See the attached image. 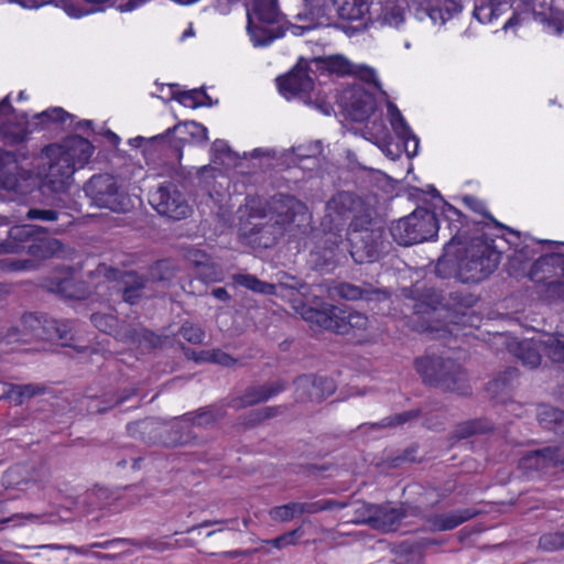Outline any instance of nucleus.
Instances as JSON below:
<instances>
[{
	"label": "nucleus",
	"instance_id": "43",
	"mask_svg": "<svg viewBox=\"0 0 564 564\" xmlns=\"http://www.w3.org/2000/svg\"><path fill=\"white\" fill-rule=\"evenodd\" d=\"M448 3H445V9L433 6L430 1L419 2L415 11L416 17L420 20H423L425 17L430 18L433 23L444 24L448 19L456 14L457 12L451 11L448 12Z\"/></svg>",
	"mask_w": 564,
	"mask_h": 564
},
{
	"label": "nucleus",
	"instance_id": "15",
	"mask_svg": "<svg viewBox=\"0 0 564 564\" xmlns=\"http://www.w3.org/2000/svg\"><path fill=\"white\" fill-rule=\"evenodd\" d=\"M99 273L109 281L118 282L119 292L122 300L130 305L137 304L143 296L148 279L144 274H140L134 270H119L112 267L101 265Z\"/></svg>",
	"mask_w": 564,
	"mask_h": 564
},
{
	"label": "nucleus",
	"instance_id": "22",
	"mask_svg": "<svg viewBox=\"0 0 564 564\" xmlns=\"http://www.w3.org/2000/svg\"><path fill=\"white\" fill-rule=\"evenodd\" d=\"M336 291L341 299L347 301L383 302L390 297V292L387 289L368 282H362L360 285L343 282L336 286Z\"/></svg>",
	"mask_w": 564,
	"mask_h": 564
},
{
	"label": "nucleus",
	"instance_id": "34",
	"mask_svg": "<svg viewBox=\"0 0 564 564\" xmlns=\"http://www.w3.org/2000/svg\"><path fill=\"white\" fill-rule=\"evenodd\" d=\"M62 248V242L54 238L32 239L26 247H23L31 257L30 259L35 260L37 264L39 261L50 259L57 254Z\"/></svg>",
	"mask_w": 564,
	"mask_h": 564
},
{
	"label": "nucleus",
	"instance_id": "59",
	"mask_svg": "<svg viewBox=\"0 0 564 564\" xmlns=\"http://www.w3.org/2000/svg\"><path fill=\"white\" fill-rule=\"evenodd\" d=\"M178 334L193 345L202 344L205 338L204 330L189 322H185L178 329Z\"/></svg>",
	"mask_w": 564,
	"mask_h": 564
},
{
	"label": "nucleus",
	"instance_id": "33",
	"mask_svg": "<svg viewBox=\"0 0 564 564\" xmlns=\"http://www.w3.org/2000/svg\"><path fill=\"white\" fill-rule=\"evenodd\" d=\"M166 135L174 134L180 142L194 141L197 143H205L208 140L207 129L195 121H185L169 128L165 132Z\"/></svg>",
	"mask_w": 564,
	"mask_h": 564
},
{
	"label": "nucleus",
	"instance_id": "53",
	"mask_svg": "<svg viewBox=\"0 0 564 564\" xmlns=\"http://www.w3.org/2000/svg\"><path fill=\"white\" fill-rule=\"evenodd\" d=\"M417 452L419 445L412 444L405 449H403L400 454L387 457L386 464L390 468H398L403 466L404 464L416 463L419 462Z\"/></svg>",
	"mask_w": 564,
	"mask_h": 564
},
{
	"label": "nucleus",
	"instance_id": "62",
	"mask_svg": "<svg viewBox=\"0 0 564 564\" xmlns=\"http://www.w3.org/2000/svg\"><path fill=\"white\" fill-rule=\"evenodd\" d=\"M445 295L435 289H425L422 294V304L436 312L438 308L444 310Z\"/></svg>",
	"mask_w": 564,
	"mask_h": 564
},
{
	"label": "nucleus",
	"instance_id": "12",
	"mask_svg": "<svg viewBox=\"0 0 564 564\" xmlns=\"http://www.w3.org/2000/svg\"><path fill=\"white\" fill-rule=\"evenodd\" d=\"M150 203L160 215L173 220L184 219L192 212L184 194L173 182L162 183L151 195Z\"/></svg>",
	"mask_w": 564,
	"mask_h": 564
},
{
	"label": "nucleus",
	"instance_id": "57",
	"mask_svg": "<svg viewBox=\"0 0 564 564\" xmlns=\"http://www.w3.org/2000/svg\"><path fill=\"white\" fill-rule=\"evenodd\" d=\"M90 321L97 329L111 336L118 318L111 314L94 313L90 315Z\"/></svg>",
	"mask_w": 564,
	"mask_h": 564
},
{
	"label": "nucleus",
	"instance_id": "30",
	"mask_svg": "<svg viewBox=\"0 0 564 564\" xmlns=\"http://www.w3.org/2000/svg\"><path fill=\"white\" fill-rule=\"evenodd\" d=\"M26 123V117L19 122H13L10 118L0 119V147H14L23 143L29 133Z\"/></svg>",
	"mask_w": 564,
	"mask_h": 564
},
{
	"label": "nucleus",
	"instance_id": "52",
	"mask_svg": "<svg viewBox=\"0 0 564 564\" xmlns=\"http://www.w3.org/2000/svg\"><path fill=\"white\" fill-rule=\"evenodd\" d=\"M540 424L556 434L557 425H562L564 421V412L554 408H542L538 414Z\"/></svg>",
	"mask_w": 564,
	"mask_h": 564
},
{
	"label": "nucleus",
	"instance_id": "42",
	"mask_svg": "<svg viewBox=\"0 0 564 564\" xmlns=\"http://www.w3.org/2000/svg\"><path fill=\"white\" fill-rule=\"evenodd\" d=\"M234 282L252 292L265 295H276V286L258 279L256 275L248 273H238L232 276Z\"/></svg>",
	"mask_w": 564,
	"mask_h": 564
},
{
	"label": "nucleus",
	"instance_id": "20",
	"mask_svg": "<svg viewBox=\"0 0 564 564\" xmlns=\"http://www.w3.org/2000/svg\"><path fill=\"white\" fill-rule=\"evenodd\" d=\"M558 464H564V453L558 446H547L523 455L519 460V468L525 474L532 471L545 473Z\"/></svg>",
	"mask_w": 564,
	"mask_h": 564
},
{
	"label": "nucleus",
	"instance_id": "45",
	"mask_svg": "<svg viewBox=\"0 0 564 564\" xmlns=\"http://www.w3.org/2000/svg\"><path fill=\"white\" fill-rule=\"evenodd\" d=\"M510 0H479L474 4L473 15L481 23L491 22L499 14L500 7Z\"/></svg>",
	"mask_w": 564,
	"mask_h": 564
},
{
	"label": "nucleus",
	"instance_id": "14",
	"mask_svg": "<svg viewBox=\"0 0 564 564\" xmlns=\"http://www.w3.org/2000/svg\"><path fill=\"white\" fill-rule=\"evenodd\" d=\"M549 250L542 253L532 264L529 278L535 283L546 288V283L563 275V250L564 243L547 242Z\"/></svg>",
	"mask_w": 564,
	"mask_h": 564
},
{
	"label": "nucleus",
	"instance_id": "32",
	"mask_svg": "<svg viewBox=\"0 0 564 564\" xmlns=\"http://www.w3.org/2000/svg\"><path fill=\"white\" fill-rule=\"evenodd\" d=\"M0 147V183L6 189H15L19 180L17 176L18 159L13 151Z\"/></svg>",
	"mask_w": 564,
	"mask_h": 564
},
{
	"label": "nucleus",
	"instance_id": "17",
	"mask_svg": "<svg viewBox=\"0 0 564 564\" xmlns=\"http://www.w3.org/2000/svg\"><path fill=\"white\" fill-rule=\"evenodd\" d=\"M310 73H316L314 66L308 64L303 65L302 61L290 72L286 76L278 78L280 91L286 97L307 98L310 93L314 89V80Z\"/></svg>",
	"mask_w": 564,
	"mask_h": 564
},
{
	"label": "nucleus",
	"instance_id": "46",
	"mask_svg": "<svg viewBox=\"0 0 564 564\" xmlns=\"http://www.w3.org/2000/svg\"><path fill=\"white\" fill-rule=\"evenodd\" d=\"M494 430V424L487 419H474L457 425L455 435L458 438H467L476 434H485Z\"/></svg>",
	"mask_w": 564,
	"mask_h": 564
},
{
	"label": "nucleus",
	"instance_id": "24",
	"mask_svg": "<svg viewBox=\"0 0 564 564\" xmlns=\"http://www.w3.org/2000/svg\"><path fill=\"white\" fill-rule=\"evenodd\" d=\"M48 290L69 300H86L91 291L85 281L75 279L72 274L54 276L48 282Z\"/></svg>",
	"mask_w": 564,
	"mask_h": 564
},
{
	"label": "nucleus",
	"instance_id": "2",
	"mask_svg": "<svg viewBox=\"0 0 564 564\" xmlns=\"http://www.w3.org/2000/svg\"><path fill=\"white\" fill-rule=\"evenodd\" d=\"M414 366L423 383L426 386L460 395L470 393L466 372L452 358L426 355L416 358Z\"/></svg>",
	"mask_w": 564,
	"mask_h": 564
},
{
	"label": "nucleus",
	"instance_id": "18",
	"mask_svg": "<svg viewBox=\"0 0 564 564\" xmlns=\"http://www.w3.org/2000/svg\"><path fill=\"white\" fill-rule=\"evenodd\" d=\"M286 388L288 382L283 379L263 384H252L245 390L242 395L230 399L228 405L236 410L253 406L280 394Z\"/></svg>",
	"mask_w": 564,
	"mask_h": 564
},
{
	"label": "nucleus",
	"instance_id": "63",
	"mask_svg": "<svg viewBox=\"0 0 564 564\" xmlns=\"http://www.w3.org/2000/svg\"><path fill=\"white\" fill-rule=\"evenodd\" d=\"M72 116L62 108H53L45 110L34 116L39 120V123L45 124L46 122H65L67 118Z\"/></svg>",
	"mask_w": 564,
	"mask_h": 564
},
{
	"label": "nucleus",
	"instance_id": "50",
	"mask_svg": "<svg viewBox=\"0 0 564 564\" xmlns=\"http://www.w3.org/2000/svg\"><path fill=\"white\" fill-rule=\"evenodd\" d=\"M176 99L185 107L191 108L213 105L212 98L202 88L181 91Z\"/></svg>",
	"mask_w": 564,
	"mask_h": 564
},
{
	"label": "nucleus",
	"instance_id": "40",
	"mask_svg": "<svg viewBox=\"0 0 564 564\" xmlns=\"http://www.w3.org/2000/svg\"><path fill=\"white\" fill-rule=\"evenodd\" d=\"M45 391L46 387L43 384H11L9 390L3 394V398L9 399L15 405H21L25 400L44 394Z\"/></svg>",
	"mask_w": 564,
	"mask_h": 564
},
{
	"label": "nucleus",
	"instance_id": "1",
	"mask_svg": "<svg viewBox=\"0 0 564 564\" xmlns=\"http://www.w3.org/2000/svg\"><path fill=\"white\" fill-rule=\"evenodd\" d=\"M372 208L356 193L340 191L333 195L326 203V214L321 223L330 252L341 241V232L348 220V228H357L370 224Z\"/></svg>",
	"mask_w": 564,
	"mask_h": 564
},
{
	"label": "nucleus",
	"instance_id": "10",
	"mask_svg": "<svg viewBox=\"0 0 564 564\" xmlns=\"http://www.w3.org/2000/svg\"><path fill=\"white\" fill-rule=\"evenodd\" d=\"M272 219L283 227V231L306 234L310 215L306 205L291 195L278 194L271 203Z\"/></svg>",
	"mask_w": 564,
	"mask_h": 564
},
{
	"label": "nucleus",
	"instance_id": "38",
	"mask_svg": "<svg viewBox=\"0 0 564 564\" xmlns=\"http://www.w3.org/2000/svg\"><path fill=\"white\" fill-rule=\"evenodd\" d=\"M369 12V4L366 0H337L334 15L347 21L362 20Z\"/></svg>",
	"mask_w": 564,
	"mask_h": 564
},
{
	"label": "nucleus",
	"instance_id": "49",
	"mask_svg": "<svg viewBox=\"0 0 564 564\" xmlns=\"http://www.w3.org/2000/svg\"><path fill=\"white\" fill-rule=\"evenodd\" d=\"M422 414L421 409H412L384 417L379 423L372 424L373 429L395 427L416 421Z\"/></svg>",
	"mask_w": 564,
	"mask_h": 564
},
{
	"label": "nucleus",
	"instance_id": "56",
	"mask_svg": "<svg viewBox=\"0 0 564 564\" xmlns=\"http://www.w3.org/2000/svg\"><path fill=\"white\" fill-rule=\"evenodd\" d=\"M61 216H66V214L58 213L54 209L30 208L26 212L25 218L29 220L47 223L48 225H56L55 223L59 219Z\"/></svg>",
	"mask_w": 564,
	"mask_h": 564
},
{
	"label": "nucleus",
	"instance_id": "60",
	"mask_svg": "<svg viewBox=\"0 0 564 564\" xmlns=\"http://www.w3.org/2000/svg\"><path fill=\"white\" fill-rule=\"evenodd\" d=\"M383 24L399 26L404 20V9L399 4L387 6L381 15Z\"/></svg>",
	"mask_w": 564,
	"mask_h": 564
},
{
	"label": "nucleus",
	"instance_id": "8",
	"mask_svg": "<svg viewBox=\"0 0 564 564\" xmlns=\"http://www.w3.org/2000/svg\"><path fill=\"white\" fill-rule=\"evenodd\" d=\"M247 30L256 46H263L283 35V31H274L272 25L280 22L281 13L278 0H253L252 8L247 10Z\"/></svg>",
	"mask_w": 564,
	"mask_h": 564
},
{
	"label": "nucleus",
	"instance_id": "11",
	"mask_svg": "<svg viewBox=\"0 0 564 564\" xmlns=\"http://www.w3.org/2000/svg\"><path fill=\"white\" fill-rule=\"evenodd\" d=\"M304 318L337 334H347L351 328L365 329L368 325V317L365 314L346 313L335 306L328 311L310 308L305 312Z\"/></svg>",
	"mask_w": 564,
	"mask_h": 564
},
{
	"label": "nucleus",
	"instance_id": "58",
	"mask_svg": "<svg viewBox=\"0 0 564 564\" xmlns=\"http://www.w3.org/2000/svg\"><path fill=\"white\" fill-rule=\"evenodd\" d=\"M539 547L547 552L564 549V531L543 534L539 540Z\"/></svg>",
	"mask_w": 564,
	"mask_h": 564
},
{
	"label": "nucleus",
	"instance_id": "61",
	"mask_svg": "<svg viewBox=\"0 0 564 564\" xmlns=\"http://www.w3.org/2000/svg\"><path fill=\"white\" fill-rule=\"evenodd\" d=\"M272 284L276 286V295L280 294L279 290L301 291L306 288L305 282L288 273L279 274L278 282Z\"/></svg>",
	"mask_w": 564,
	"mask_h": 564
},
{
	"label": "nucleus",
	"instance_id": "7",
	"mask_svg": "<svg viewBox=\"0 0 564 564\" xmlns=\"http://www.w3.org/2000/svg\"><path fill=\"white\" fill-rule=\"evenodd\" d=\"M445 219L453 236L444 248L445 253L437 260L435 273L442 279L456 276L459 280L460 259L458 249L454 251V247L462 246L463 240L467 239L470 221L466 215L452 205H447L445 209Z\"/></svg>",
	"mask_w": 564,
	"mask_h": 564
},
{
	"label": "nucleus",
	"instance_id": "37",
	"mask_svg": "<svg viewBox=\"0 0 564 564\" xmlns=\"http://www.w3.org/2000/svg\"><path fill=\"white\" fill-rule=\"evenodd\" d=\"M74 327L68 321H57L50 317L46 341L58 343L65 347H75Z\"/></svg>",
	"mask_w": 564,
	"mask_h": 564
},
{
	"label": "nucleus",
	"instance_id": "51",
	"mask_svg": "<svg viewBox=\"0 0 564 564\" xmlns=\"http://www.w3.org/2000/svg\"><path fill=\"white\" fill-rule=\"evenodd\" d=\"M543 352L554 362H564V339L549 336L540 341Z\"/></svg>",
	"mask_w": 564,
	"mask_h": 564
},
{
	"label": "nucleus",
	"instance_id": "19",
	"mask_svg": "<svg viewBox=\"0 0 564 564\" xmlns=\"http://www.w3.org/2000/svg\"><path fill=\"white\" fill-rule=\"evenodd\" d=\"M345 506L338 500L328 499L316 502H290L282 506L273 507L269 514L273 521L288 522L301 517L304 513H316L323 510H333L335 507Z\"/></svg>",
	"mask_w": 564,
	"mask_h": 564
},
{
	"label": "nucleus",
	"instance_id": "9",
	"mask_svg": "<svg viewBox=\"0 0 564 564\" xmlns=\"http://www.w3.org/2000/svg\"><path fill=\"white\" fill-rule=\"evenodd\" d=\"M46 162L41 171L40 191L45 196H53L54 204L66 206L68 191L73 184L74 170L65 160L55 155H44Z\"/></svg>",
	"mask_w": 564,
	"mask_h": 564
},
{
	"label": "nucleus",
	"instance_id": "41",
	"mask_svg": "<svg viewBox=\"0 0 564 564\" xmlns=\"http://www.w3.org/2000/svg\"><path fill=\"white\" fill-rule=\"evenodd\" d=\"M35 236V228L33 225H21L14 226L9 231V240L7 242L8 251L20 252L23 251V247Z\"/></svg>",
	"mask_w": 564,
	"mask_h": 564
},
{
	"label": "nucleus",
	"instance_id": "36",
	"mask_svg": "<svg viewBox=\"0 0 564 564\" xmlns=\"http://www.w3.org/2000/svg\"><path fill=\"white\" fill-rule=\"evenodd\" d=\"M478 296L468 291H453L445 295L444 310L456 315H465L466 311L474 307Z\"/></svg>",
	"mask_w": 564,
	"mask_h": 564
},
{
	"label": "nucleus",
	"instance_id": "13",
	"mask_svg": "<svg viewBox=\"0 0 564 564\" xmlns=\"http://www.w3.org/2000/svg\"><path fill=\"white\" fill-rule=\"evenodd\" d=\"M94 152L93 144L80 135H70L63 140L61 144H50L43 149L44 155H55L59 160L67 161L70 169L76 171L88 163Z\"/></svg>",
	"mask_w": 564,
	"mask_h": 564
},
{
	"label": "nucleus",
	"instance_id": "25",
	"mask_svg": "<svg viewBox=\"0 0 564 564\" xmlns=\"http://www.w3.org/2000/svg\"><path fill=\"white\" fill-rule=\"evenodd\" d=\"M227 406H229L228 402L225 403L224 401L202 406L182 415L181 421L197 427L213 426L226 416Z\"/></svg>",
	"mask_w": 564,
	"mask_h": 564
},
{
	"label": "nucleus",
	"instance_id": "3",
	"mask_svg": "<svg viewBox=\"0 0 564 564\" xmlns=\"http://www.w3.org/2000/svg\"><path fill=\"white\" fill-rule=\"evenodd\" d=\"M463 240L458 249L460 259L459 281L463 283H477L488 278L498 267L501 252L488 240L485 235Z\"/></svg>",
	"mask_w": 564,
	"mask_h": 564
},
{
	"label": "nucleus",
	"instance_id": "6",
	"mask_svg": "<svg viewBox=\"0 0 564 564\" xmlns=\"http://www.w3.org/2000/svg\"><path fill=\"white\" fill-rule=\"evenodd\" d=\"M438 228L436 215L424 207H417L410 215L392 223L390 232L399 245L412 246L435 237Z\"/></svg>",
	"mask_w": 564,
	"mask_h": 564
},
{
	"label": "nucleus",
	"instance_id": "28",
	"mask_svg": "<svg viewBox=\"0 0 564 564\" xmlns=\"http://www.w3.org/2000/svg\"><path fill=\"white\" fill-rule=\"evenodd\" d=\"M283 227H280L270 218L268 221L254 224L247 236L259 247L270 248L276 243L278 239L283 236Z\"/></svg>",
	"mask_w": 564,
	"mask_h": 564
},
{
	"label": "nucleus",
	"instance_id": "26",
	"mask_svg": "<svg viewBox=\"0 0 564 564\" xmlns=\"http://www.w3.org/2000/svg\"><path fill=\"white\" fill-rule=\"evenodd\" d=\"M391 116V126L397 135L403 141L405 153L409 158L416 155L419 149V138L413 134L406 124L400 110L393 105L388 106Z\"/></svg>",
	"mask_w": 564,
	"mask_h": 564
},
{
	"label": "nucleus",
	"instance_id": "47",
	"mask_svg": "<svg viewBox=\"0 0 564 564\" xmlns=\"http://www.w3.org/2000/svg\"><path fill=\"white\" fill-rule=\"evenodd\" d=\"M518 376L519 371L517 368H507L503 372L499 373L497 378L488 383L487 390L496 394H506L512 389L514 381L518 379Z\"/></svg>",
	"mask_w": 564,
	"mask_h": 564
},
{
	"label": "nucleus",
	"instance_id": "29",
	"mask_svg": "<svg viewBox=\"0 0 564 564\" xmlns=\"http://www.w3.org/2000/svg\"><path fill=\"white\" fill-rule=\"evenodd\" d=\"M479 513H481V511L478 509L465 508L448 513L436 514L432 518L431 523L433 529L437 531L453 530Z\"/></svg>",
	"mask_w": 564,
	"mask_h": 564
},
{
	"label": "nucleus",
	"instance_id": "48",
	"mask_svg": "<svg viewBox=\"0 0 564 564\" xmlns=\"http://www.w3.org/2000/svg\"><path fill=\"white\" fill-rule=\"evenodd\" d=\"M540 341L538 344L533 341H522L518 345L517 357L522 361L524 366L535 368L541 362Z\"/></svg>",
	"mask_w": 564,
	"mask_h": 564
},
{
	"label": "nucleus",
	"instance_id": "16",
	"mask_svg": "<svg viewBox=\"0 0 564 564\" xmlns=\"http://www.w3.org/2000/svg\"><path fill=\"white\" fill-rule=\"evenodd\" d=\"M294 384L297 402L321 403L336 390L335 382L332 379L315 375L299 376L294 380Z\"/></svg>",
	"mask_w": 564,
	"mask_h": 564
},
{
	"label": "nucleus",
	"instance_id": "39",
	"mask_svg": "<svg viewBox=\"0 0 564 564\" xmlns=\"http://www.w3.org/2000/svg\"><path fill=\"white\" fill-rule=\"evenodd\" d=\"M137 392L138 390L135 388H127L113 394H106L102 399L93 400L89 409L94 413L102 414L110 409L122 404L132 395H135Z\"/></svg>",
	"mask_w": 564,
	"mask_h": 564
},
{
	"label": "nucleus",
	"instance_id": "27",
	"mask_svg": "<svg viewBox=\"0 0 564 564\" xmlns=\"http://www.w3.org/2000/svg\"><path fill=\"white\" fill-rule=\"evenodd\" d=\"M50 317L44 314L25 313L21 318L20 332L23 340H46Z\"/></svg>",
	"mask_w": 564,
	"mask_h": 564
},
{
	"label": "nucleus",
	"instance_id": "44",
	"mask_svg": "<svg viewBox=\"0 0 564 564\" xmlns=\"http://www.w3.org/2000/svg\"><path fill=\"white\" fill-rule=\"evenodd\" d=\"M176 275V267L171 260L163 259L154 262L149 267L147 279L148 282H170Z\"/></svg>",
	"mask_w": 564,
	"mask_h": 564
},
{
	"label": "nucleus",
	"instance_id": "5",
	"mask_svg": "<svg viewBox=\"0 0 564 564\" xmlns=\"http://www.w3.org/2000/svg\"><path fill=\"white\" fill-rule=\"evenodd\" d=\"M90 204L112 213L124 214L132 208L129 195L110 174H95L83 186Z\"/></svg>",
	"mask_w": 564,
	"mask_h": 564
},
{
	"label": "nucleus",
	"instance_id": "55",
	"mask_svg": "<svg viewBox=\"0 0 564 564\" xmlns=\"http://www.w3.org/2000/svg\"><path fill=\"white\" fill-rule=\"evenodd\" d=\"M138 330L139 328L118 318L111 336L124 344H135L138 341Z\"/></svg>",
	"mask_w": 564,
	"mask_h": 564
},
{
	"label": "nucleus",
	"instance_id": "35",
	"mask_svg": "<svg viewBox=\"0 0 564 564\" xmlns=\"http://www.w3.org/2000/svg\"><path fill=\"white\" fill-rule=\"evenodd\" d=\"M311 65L316 72H326L345 76L352 73V64L343 55L318 56L311 59Z\"/></svg>",
	"mask_w": 564,
	"mask_h": 564
},
{
	"label": "nucleus",
	"instance_id": "23",
	"mask_svg": "<svg viewBox=\"0 0 564 564\" xmlns=\"http://www.w3.org/2000/svg\"><path fill=\"white\" fill-rule=\"evenodd\" d=\"M346 94H348L346 110L351 120L362 122L373 113L376 98L372 94L361 87L351 88Z\"/></svg>",
	"mask_w": 564,
	"mask_h": 564
},
{
	"label": "nucleus",
	"instance_id": "31",
	"mask_svg": "<svg viewBox=\"0 0 564 564\" xmlns=\"http://www.w3.org/2000/svg\"><path fill=\"white\" fill-rule=\"evenodd\" d=\"M337 0H305V15L313 22V26L328 25L334 18Z\"/></svg>",
	"mask_w": 564,
	"mask_h": 564
},
{
	"label": "nucleus",
	"instance_id": "54",
	"mask_svg": "<svg viewBox=\"0 0 564 564\" xmlns=\"http://www.w3.org/2000/svg\"><path fill=\"white\" fill-rule=\"evenodd\" d=\"M213 159L212 162L214 164L219 165H230L234 163L236 156L228 144L223 140H216L212 144Z\"/></svg>",
	"mask_w": 564,
	"mask_h": 564
},
{
	"label": "nucleus",
	"instance_id": "4",
	"mask_svg": "<svg viewBox=\"0 0 564 564\" xmlns=\"http://www.w3.org/2000/svg\"><path fill=\"white\" fill-rule=\"evenodd\" d=\"M349 253L356 263H371L377 261L387 249L389 241L382 226L377 225L371 216L370 224L361 227L347 228Z\"/></svg>",
	"mask_w": 564,
	"mask_h": 564
},
{
	"label": "nucleus",
	"instance_id": "64",
	"mask_svg": "<svg viewBox=\"0 0 564 564\" xmlns=\"http://www.w3.org/2000/svg\"><path fill=\"white\" fill-rule=\"evenodd\" d=\"M167 338V336H160L150 329L139 328L137 343H144L149 348H159Z\"/></svg>",
	"mask_w": 564,
	"mask_h": 564
},
{
	"label": "nucleus",
	"instance_id": "21",
	"mask_svg": "<svg viewBox=\"0 0 564 564\" xmlns=\"http://www.w3.org/2000/svg\"><path fill=\"white\" fill-rule=\"evenodd\" d=\"M366 511L357 517L358 521L371 523L376 528L391 530L404 517L405 512L389 505H362Z\"/></svg>",
	"mask_w": 564,
	"mask_h": 564
}]
</instances>
